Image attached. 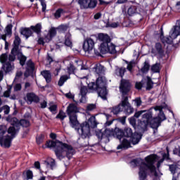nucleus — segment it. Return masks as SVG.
Returning a JSON list of instances; mask_svg holds the SVG:
<instances>
[{
  "label": "nucleus",
  "mask_w": 180,
  "mask_h": 180,
  "mask_svg": "<svg viewBox=\"0 0 180 180\" xmlns=\"http://www.w3.org/2000/svg\"><path fill=\"white\" fill-rule=\"evenodd\" d=\"M167 153L163 154V158L160 160L157 155H150L145 158V162L141 158L134 159L131 161L130 165L132 168L139 166V180H146L148 172H151L155 176H157V172L155 171V166H154V164L158 161L157 167L158 168H160V165L164 162V160H169V154L168 153V148H167Z\"/></svg>",
  "instance_id": "f257e3e1"
},
{
  "label": "nucleus",
  "mask_w": 180,
  "mask_h": 180,
  "mask_svg": "<svg viewBox=\"0 0 180 180\" xmlns=\"http://www.w3.org/2000/svg\"><path fill=\"white\" fill-rule=\"evenodd\" d=\"M78 107L75 104L71 103L67 108V113L69 116L70 126L78 131L82 139H86L91 136V127L88 122H84L79 124L77 119V114L78 113Z\"/></svg>",
  "instance_id": "f03ea898"
},
{
  "label": "nucleus",
  "mask_w": 180,
  "mask_h": 180,
  "mask_svg": "<svg viewBox=\"0 0 180 180\" xmlns=\"http://www.w3.org/2000/svg\"><path fill=\"white\" fill-rule=\"evenodd\" d=\"M48 148H54V152L58 160H64L66 158L70 160L72 158V155L75 154V150L72 146L63 143L60 141H49L46 144Z\"/></svg>",
  "instance_id": "7ed1b4c3"
},
{
  "label": "nucleus",
  "mask_w": 180,
  "mask_h": 180,
  "mask_svg": "<svg viewBox=\"0 0 180 180\" xmlns=\"http://www.w3.org/2000/svg\"><path fill=\"white\" fill-rule=\"evenodd\" d=\"M89 89L94 92L97 91L98 96H101L103 101H106L108 96V90H106V79L105 77H100L95 82H91L88 84Z\"/></svg>",
  "instance_id": "20e7f679"
},
{
  "label": "nucleus",
  "mask_w": 180,
  "mask_h": 180,
  "mask_svg": "<svg viewBox=\"0 0 180 180\" xmlns=\"http://www.w3.org/2000/svg\"><path fill=\"white\" fill-rule=\"evenodd\" d=\"M19 131V124H14L8 130V135L0 139V145L4 148H9L12 144V139H15L16 134Z\"/></svg>",
  "instance_id": "39448f33"
},
{
  "label": "nucleus",
  "mask_w": 180,
  "mask_h": 180,
  "mask_svg": "<svg viewBox=\"0 0 180 180\" xmlns=\"http://www.w3.org/2000/svg\"><path fill=\"white\" fill-rule=\"evenodd\" d=\"M180 34V20H177L176 26H174L169 32V37H163L162 42L164 44H172L174 40Z\"/></svg>",
  "instance_id": "423d86ee"
},
{
  "label": "nucleus",
  "mask_w": 180,
  "mask_h": 180,
  "mask_svg": "<svg viewBox=\"0 0 180 180\" xmlns=\"http://www.w3.org/2000/svg\"><path fill=\"white\" fill-rule=\"evenodd\" d=\"M115 136L118 140L120 141V144L117 146V150H127V148H130L131 146L130 145V142L127 139L124 137V131L122 129H118L115 132Z\"/></svg>",
  "instance_id": "0eeeda50"
},
{
  "label": "nucleus",
  "mask_w": 180,
  "mask_h": 180,
  "mask_svg": "<svg viewBox=\"0 0 180 180\" xmlns=\"http://www.w3.org/2000/svg\"><path fill=\"white\" fill-rule=\"evenodd\" d=\"M10 61L8 53H3L0 56V63L3 64L2 68L5 72H11L13 70V65Z\"/></svg>",
  "instance_id": "6e6552de"
},
{
  "label": "nucleus",
  "mask_w": 180,
  "mask_h": 180,
  "mask_svg": "<svg viewBox=\"0 0 180 180\" xmlns=\"http://www.w3.org/2000/svg\"><path fill=\"white\" fill-rule=\"evenodd\" d=\"M96 44V37H91L84 39L83 43V50L85 53L90 54L91 51L95 48Z\"/></svg>",
  "instance_id": "1a4fd4ad"
},
{
  "label": "nucleus",
  "mask_w": 180,
  "mask_h": 180,
  "mask_svg": "<svg viewBox=\"0 0 180 180\" xmlns=\"http://www.w3.org/2000/svg\"><path fill=\"white\" fill-rule=\"evenodd\" d=\"M57 34V30L54 27L51 28L49 32L45 34L44 39L39 38L38 40L39 44H44V43H49L51 41L53 37H54Z\"/></svg>",
  "instance_id": "9d476101"
},
{
  "label": "nucleus",
  "mask_w": 180,
  "mask_h": 180,
  "mask_svg": "<svg viewBox=\"0 0 180 180\" xmlns=\"http://www.w3.org/2000/svg\"><path fill=\"white\" fill-rule=\"evenodd\" d=\"M153 85H154V83H153L151 79L148 77L146 79H142L141 82H136L135 86L136 89H141L142 88H146V89L150 91V89L153 88Z\"/></svg>",
  "instance_id": "9b49d317"
},
{
  "label": "nucleus",
  "mask_w": 180,
  "mask_h": 180,
  "mask_svg": "<svg viewBox=\"0 0 180 180\" xmlns=\"http://www.w3.org/2000/svg\"><path fill=\"white\" fill-rule=\"evenodd\" d=\"M81 9H94L96 7V0H78Z\"/></svg>",
  "instance_id": "f8f14e48"
},
{
  "label": "nucleus",
  "mask_w": 180,
  "mask_h": 180,
  "mask_svg": "<svg viewBox=\"0 0 180 180\" xmlns=\"http://www.w3.org/2000/svg\"><path fill=\"white\" fill-rule=\"evenodd\" d=\"M153 117V113L149 111L143 115V120L139 124V128L144 131L147 129V126L150 124V119Z\"/></svg>",
  "instance_id": "ddd939ff"
},
{
  "label": "nucleus",
  "mask_w": 180,
  "mask_h": 180,
  "mask_svg": "<svg viewBox=\"0 0 180 180\" xmlns=\"http://www.w3.org/2000/svg\"><path fill=\"white\" fill-rule=\"evenodd\" d=\"M151 53L152 54H153V56H159V57H164V54H165V49H164L161 43L158 42L152 49Z\"/></svg>",
  "instance_id": "4468645a"
},
{
  "label": "nucleus",
  "mask_w": 180,
  "mask_h": 180,
  "mask_svg": "<svg viewBox=\"0 0 180 180\" xmlns=\"http://www.w3.org/2000/svg\"><path fill=\"white\" fill-rule=\"evenodd\" d=\"M96 40H99V41H101L99 47V50L101 51L102 50V48L108 46V44L110 42V37L107 34L100 33L98 34Z\"/></svg>",
  "instance_id": "2eb2a0df"
},
{
  "label": "nucleus",
  "mask_w": 180,
  "mask_h": 180,
  "mask_svg": "<svg viewBox=\"0 0 180 180\" xmlns=\"http://www.w3.org/2000/svg\"><path fill=\"white\" fill-rule=\"evenodd\" d=\"M20 38L19 37V36L15 35V39L13 41V47L11 50V52L10 53V59L11 60H13L15 58V56H13V54H15V53H17L18 51H20V49H19V46H20Z\"/></svg>",
  "instance_id": "dca6fc26"
},
{
  "label": "nucleus",
  "mask_w": 180,
  "mask_h": 180,
  "mask_svg": "<svg viewBox=\"0 0 180 180\" xmlns=\"http://www.w3.org/2000/svg\"><path fill=\"white\" fill-rule=\"evenodd\" d=\"M101 54H106L110 53V54H115L116 53V46L112 43H108L104 47L100 50Z\"/></svg>",
  "instance_id": "f3484780"
},
{
  "label": "nucleus",
  "mask_w": 180,
  "mask_h": 180,
  "mask_svg": "<svg viewBox=\"0 0 180 180\" xmlns=\"http://www.w3.org/2000/svg\"><path fill=\"white\" fill-rule=\"evenodd\" d=\"M130 88H131V84H130V82L124 79L121 80L120 91V92H122V95H126V94H127V92L130 91Z\"/></svg>",
  "instance_id": "a211bd4d"
},
{
  "label": "nucleus",
  "mask_w": 180,
  "mask_h": 180,
  "mask_svg": "<svg viewBox=\"0 0 180 180\" xmlns=\"http://www.w3.org/2000/svg\"><path fill=\"white\" fill-rule=\"evenodd\" d=\"M122 106H123V112L126 113V115H131L134 112L133 108H131V105H130V103H129V98L124 97V98L122 100Z\"/></svg>",
  "instance_id": "6ab92c4d"
},
{
  "label": "nucleus",
  "mask_w": 180,
  "mask_h": 180,
  "mask_svg": "<svg viewBox=\"0 0 180 180\" xmlns=\"http://www.w3.org/2000/svg\"><path fill=\"white\" fill-rule=\"evenodd\" d=\"M13 56H14V58L11 59V55H9V61H14L16 59L17 56L18 60H20V65H23L25 63H26L27 58L26 56H23V53H22V51H18L17 53H13Z\"/></svg>",
  "instance_id": "aec40b11"
},
{
  "label": "nucleus",
  "mask_w": 180,
  "mask_h": 180,
  "mask_svg": "<svg viewBox=\"0 0 180 180\" xmlns=\"http://www.w3.org/2000/svg\"><path fill=\"white\" fill-rule=\"evenodd\" d=\"M86 94H88V88L85 86H81L80 92L79 94V96L80 98L79 102L80 103H86Z\"/></svg>",
  "instance_id": "412c9836"
},
{
  "label": "nucleus",
  "mask_w": 180,
  "mask_h": 180,
  "mask_svg": "<svg viewBox=\"0 0 180 180\" xmlns=\"http://www.w3.org/2000/svg\"><path fill=\"white\" fill-rule=\"evenodd\" d=\"M113 130L106 129L103 133L101 134V139L105 143H109L110 137H113Z\"/></svg>",
  "instance_id": "4be33fe9"
},
{
  "label": "nucleus",
  "mask_w": 180,
  "mask_h": 180,
  "mask_svg": "<svg viewBox=\"0 0 180 180\" xmlns=\"http://www.w3.org/2000/svg\"><path fill=\"white\" fill-rule=\"evenodd\" d=\"M164 108H165V105H157L155 107L153 108V109L155 110V112H159V114L157 117L158 119H160V120L161 122H162L163 120H165V115L164 114V112H162V109H164Z\"/></svg>",
  "instance_id": "5701e85b"
},
{
  "label": "nucleus",
  "mask_w": 180,
  "mask_h": 180,
  "mask_svg": "<svg viewBox=\"0 0 180 180\" xmlns=\"http://www.w3.org/2000/svg\"><path fill=\"white\" fill-rule=\"evenodd\" d=\"M27 103H29L30 105L32 104V102L37 103L40 101V99L39 98V96H36V94H34V93L27 94Z\"/></svg>",
  "instance_id": "b1692460"
},
{
  "label": "nucleus",
  "mask_w": 180,
  "mask_h": 180,
  "mask_svg": "<svg viewBox=\"0 0 180 180\" xmlns=\"http://www.w3.org/2000/svg\"><path fill=\"white\" fill-rule=\"evenodd\" d=\"M131 141L134 146L139 144L140 140H141V134L139 133H134L131 137Z\"/></svg>",
  "instance_id": "393cba45"
},
{
  "label": "nucleus",
  "mask_w": 180,
  "mask_h": 180,
  "mask_svg": "<svg viewBox=\"0 0 180 180\" xmlns=\"http://www.w3.org/2000/svg\"><path fill=\"white\" fill-rule=\"evenodd\" d=\"M44 164L47 168L53 169L54 167H56V160L53 158H49L44 161Z\"/></svg>",
  "instance_id": "a878e982"
},
{
  "label": "nucleus",
  "mask_w": 180,
  "mask_h": 180,
  "mask_svg": "<svg viewBox=\"0 0 180 180\" xmlns=\"http://www.w3.org/2000/svg\"><path fill=\"white\" fill-rule=\"evenodd\" d=\"M41 75L45 78L47 84L51 82V73L49 70H44L41 72Z\"/></svg>",
  "instance_id": "bb28decb"
},
{
  "label": "nucleus",
  "mask_w": 180,
  "mask_h": 180,
  "mask_svg": "<svg viewBox=\"0 0 180 180\" xmlns=\"http://www.w3.org/2000/svg\"><path fill=\"white\" fill-rule=\"evenodd\" d=\"M160 123H161V121L160 120V118H158V117L153 118V120L150 118L149 124H150L151 127H153V128L159 127Z\"/></svg>",
  "instance_id": "cd10ccee"
},
{
  "label": "nucleus",
  "mask_w": 180,
  "mask_h": 180,
  "mask_svg": "<svg viewBox=\"0 0 180 180\" xmlns=\"http://www.w3.org/2000/svg\"><path fill=\"white\" fill-rule=\"evenodd\" d=\"M94 70L95 71L96 74L101 75V74H103V72H105V68L101 64H97L94 68Z\"/></svg>",
  "instance_id": "c85d7f7f"
},
{
  "label": "nucleus",
  "mask_w": 180,
  "mask_h": 180,
  "mask_svg": "<svg viewBox=\"0 0 180 180\" xmlns=\"http://www.w3.org/2000/svg\"><path fill=\"white\" fill-rule=\"evenodd\" d=\"M32 33L33 32H32V30L29 28H24L21 30V34H22V36H25L26 39H29V37L32 36Z\"/></svg>",
  "instance_id": "c756f323"
},
{
  "label": "nucleus",
  "mask_w": 180,
  "mask_h": 180,
  "mask_svg": "<svg viewBox=\"0 0 180 180\" xmlns=\"http://www.w3.org/2000/svg\"><path fill=\"white\" fill-rule=\"evenodd\" d=\"M112 112L114 115H117L120 112H123V101H122L117 107H114Z\"/></svg>",
  "instance_id": "7c9ffc66"
},
{
  "label": "nucleus",
  "mask_w": 180,
  "mask_h": 180,
  "mask_svg": "<svg viewBox=\"0 0 180 180\" xmlns=\"http://www.w3.org/2000/svg\"><path fill=\"white\" fill-rule=\"evenodd\" d=\"M65 45H66L67 47H72V41H71L70 34H68L65 35Z\"/></svg>",
  "instance_id": "2f4dec72"
},
{
  "label": "nucleus",
  "mask_w": 180,
  "mask_h": 180,
  "mask_svg": "<svg viewBox=\"0 0 180 180\" xmlns=\"http://www.w3.org/2000/svg\"><path fill=\"white\" fill-rule=\"evenodd\" d=\"M32 30L37 33V34H40L41 32V24L38 23L35 26H31Z\"/></svg>",
  "instance_id": "473e14b6"
},
{
  "label": "nucleus",
  "mask_w": 180,
  "mask_h": 180,
  "mask_svg": "<svg viewBox=\"0 0 180 180\" xmlns=\"http://www.w3.org/2000/svg\"><path fill=\"white\" fill-rule=\"evenodd\" d=\"M133 130L130 127H126L124 129V137H131L133 136Z\"/></svg>",
  "instance_id": "72a5a7b5"
},
{
  "label": "nucleus",
  "mask_w": 180,
  "mask_h": 180,
  "mask_svg": "<svg viewBox=\"0 0 180 180\" xmlns=\"http://www.w3.org/2000/svg\"><path fill=\"white\" fill-rule=\"evenodd\" d=\"M6 38V36H12V25L9 24L6 27L5 34H3Z\"/></svg>",
  "instance_id": "f704fd0d"
},
{
  "label": "nucleus",
  "mask_w": 180,
  "mask_h": 180,
  "mask_svg": "<svg viewBox=\"0 0 180 180\" xmlns=\"http://www.w3.org/2000/svg\"><path fill=\"white\" fill-rule=\"evenodd\" d=\"M4 112V115H9L11 112V108L8 105H4L3 107L0 108V113Z\"/></svg>",
  "instance_id": "c9c22d12"
},
{
  "label": "nucleus",
  "mask_w": 180,
  "mask_h": 180,
  "mask_svg": "<svg viewBox=\"0 0 180 180\" xmlns=\"http://www.w3.org/2000/svg\"><path fill=\"white\" fill-rule=\"evenodd\" d=\"M34 70V63L32 60H28L27 62V72L33 71Z\"/></svg>",
  "instance_id": "e433bc0d"
},
{
  "label": "nucleus",
  "mask_w": 180,
  "mask_h": 180,
  "mask_svg": "<svg viewBox=\"0 0 180 180\" xmlns=\"http://www.w3.org/2000/svg\"><path fill=\"white\" fill-rule=\"evenodd\" d=\"M67 79H68V76L67 75H63L62 76L58 82V85L59 86H63L64 85V82H65V81H67Z\"/></svg>",
  "instance_id": "4c0bfd02"
},
{
  "label": "nucleus",
  "mask_w": 180,
  "mask_h": 180,
  "mask_svg": "<svg viewBox=\"0 0 180 180\" xmlns=\"http://www.w3.org/2000/svg\"><path fill=\"white\" fill-rule=\"evenodd\" d=\"M160 63H156L151 67V70L153 72H160Z\"/></svg>",
  "instance_id": "58836bf2"
},
{
  "label": "nucleus",
  "mask_w": 180,
  "mask_h": 180,
  "mask_svg": "<svg viewBox=\"0 0 180 180\" xmlns=\"http://www.w3.org/2000/svg\"><path fill=\"white\" fill-rule=\"evenodd\" d=\"M65 117H67V115L63 110H60L56 116V119H60V120H64Z\"/></svg>",
  "instance_id": "ea45409f"
},
{
  "label": "nucleus",
  "mask_w": 180,
  "mask_h": 180,
  "mask_svg": "<svg viewBox=\"0 0 180 180\" xmlns=\"http://www.w3.org/2000/svg\"><path fill=\"white\" fill-rule=\"evenodd\" d=\"M148 70H150V65L147 62H145L143 67L141 69V72L146 74V72H148Z\"/></svg>",
  "instance_id": "a19ab883"
},
{
  "label": "nucleus",
  "mask_w": 180,
  "mask_h": 180,
  "mask_svg": "<svg viewBox=\"0 0 180 180\" xmlns=\"http://www.w3.org/2000/svg\"><path fill=\"white\" fill-rule=\"evenodd\" d=\"M175 4L174 9L177 12H180V0H169Z\"/></svg>",
  "instance_id": "79ce46f5"
},
{
  "label": "nucleus",
  "mask_w": 180,
  "mask_h": 180,
  "mask_svg": "<svg viewBox=\"0 0 180 180\" xmlns=\"http://www.w3.org/2000/svg\"><path fill=\"white\" fill-rule=\"evenodd\" d=\"M20 126H22V127H29L30 126V122L26 120H21L20 121Z\"/></svg>",
  "instance_id": "37998d69"
},
{
  "label": "nucleus",
  "mask_w": 180,
  "mask_h": 180,
  "mask_svg": "<svg viewBox=\"0 0 180 180\" xmlns=\"http://www.w3.org/2000/svg\"><path fill=\"white\" fill-rule=\"evenodd\" d=\"M6 132V127L1 126L0 127V139H2L4 137V134Z\"/></svg>",
  "instance_id": "c03bdc74"
},
{
  "label": "nucleus",
  "mask_w": 180,
  "mask_h": 180,
  "mask_svg": "<svg viewBox=\"0 0 180 180\" xmlns=\"http://www.w3.org/2000/svg\"><path fill=\"white\" fill-rule=\"evenodd\" d=\"M63 12H64L63 9L59 8L58 10H57L55 13V18L58 19V18L61 16V13H63Z\"/></svg>",
  "instance_id": "a18cd8bd"
},
{
  "label": "nucleus",
  "mask_w": 180,
  "mask_h": 180,
  "mask_svg": "<svg viewBox=\"0 0 180 180\" xmlns=\"http://www.w3.org/2000/svg\"><path fill=\"white\" fill-rule=\"evenodd\" d=\"M44 140V135H40L37 137V144H41L43 141Z\"/></svg>",
  "instance_id": "49530a36"
},
{
  "label": "nucleus",
  "mask_w": 180,
  "mask_h": 180,
  "mask_svg": "<svg viewBox=\"0 0 180 180\" xmlns=\"http://www.w3.org/2000/svg\"><path fill=\"white\" fill-rule=\"evenodd\" d=\"M96 108V105L95 104H88L86 107V110L91 112V110H94V109Z\"/></svg>",
  "instance_id": "de8ad7c7"
},
{
  "label": "nucleus",
  "mask_w": 180,
  "mask_h": 180,
  "mask_svg": "<svg viewBox=\"0 0 180 180\" xmlns=\"http://www.w3.org/2000/svg\"><path fill=\"white\" fill-rule=\"evenodd\" d=\"M27 179H33V172L27 170L26 172Z\"/></svg>",
  "instance_id": "09e8293b"
},
{
  "label": "nucleus",
  "mask_w": 180,
  "mask_h": 180,
  "mask_svg": "<svg viewBox=\"0 0 180 180\" xmlns=\"http://www.w3.org/2000/svg\"><path fill=\"white\" fill-rule=\"evenodd\" d=\"M75 70V68L74 67V65L70 64L69 66L68 67V71L69 74H72Z\"/></svg>",
  "instance_id": "8fccbe9b"
},
{
  "label": "nucleus",
  "mask_w": 180,
  "mask_h": 180,
  "mask_svg": "<svg viewBox=\"0 0 180 180\" xmlns=\"http://www.w3.org/2000/svg\"><path fill=\"white\" fill-rule=\"evenodd\" d=\"M11 89H12V87H9L4 94V98H9L11 95Z\"/></svg>",
  "instance_id": "3c124183"
},
{
  "label": "nucleus",
  "mask_w": 180,
  "mask_h": 180,
  "mask_svg": "<svg viewBox=\"0 0 180 180\" xmlns=\"http://www.w3.org/2000/svg\"><path fill=\"white\" fill-rule=\"evenodd\" d=\"M49 110L52 113H56V110H57V105H52L49 107Z\"/></svg>",
  "instance_id": "603ef678"
},
{
  "label": "nucleus",
  "mask_w": 180,
  "mask_h": 180,
  "mask_svg": "<svg viewBox=\"0 0 180 180\" xmlns=\"http://www.w3.org/2000/svg\"><path fill=\"white\" fill-rule=\"evenodd\" d=\"M2 40L5 41V49L8 50V48L9 47V43L6 41V38L5 37V35L1 36Z\"/></svg>",
  "instance_id": "864d4df0"
},
{
  "label": "nucleus",
  "mask_w": 180,
  "mask_h": 180,
  "mask_svg": "<svg viewBox=\"0 0 180 180\" xmlns=\"http://www.w3.org/2000/svg\"><path fill=\"white\" fill-rule=\"evenodd\" d=\"M41 5L42 6V12H46V8H47V5L46 4V1L44 0L41 1Z\"/></svg>",
  "instance_id": "5fc2aeb1"
},
{
  "label": "nucleus",
  "mask_w": 180,
  "mask_h": 180,
  "mask_svg": "<svg viewBox=\"0 0 180 180\" xmlns=\"http://www.w3.org/2000/svg\"><path fill=\"white\" fill-rule=\"evenodd\" d=\"M124 72H126V68H122L119 69L120 77H123V75H124Z\"/></svg>",
  "instance_id": "6e6d98bb"
},
{
  "label": "nucleus",
  "mask_w": 180,
  "mask_h": 180,
  "mask_svg": "<svg viewBox=\"0 0 180 180\" xmlns=\"http://www.w3.org/2000/svg\"><path fill=\"white\" fill-rule=\"evenodd\" d=\"M60 32H65L66 30H68V27L67 25H60L58 27Z\"/></svg>",
  "instance_id": "4d7b16f0"
},
{
  "label": "nucleus",
  "mask_w": 180,
  "mask_h": 180,
  "mask_svg": "<svg viewBox=\"0 0 180 180\" xmlns=\"http://www.w3.org/2000/svg\"><path fill=\"white\" fill-rule=\"evenodd\" d=\"M65 96L68 98V99H74L75 96L71 92L67 93L65 94Z\"/></svg>",
  "instance_id": "13d9d810"
},
{
  "label": "nucleus",
  "mask_w": 180,
  "mask_h": 180,
  "mask_svg": "<svg viewBox=\"0 0 180 180\" xmlns=\"http://www.w3.org/2000/svg\"><path fill=\"white\" fill-rule=\"evenodd\" d=\"M135 12H136V11H135L134 10V8H131V7H130V8L128 9V15H129V16H131V15H134Z\"/></svg>",
  "instance_id": "bf43d9fd"
},
{
  "label": "nucleus",
  "mask_w": 180,
  "mask_h": 180,
  "mask_svg": "<svg viewBox=\"0 0 180 180\" xmlns=\"http://www.w3.org/2000/svg\"><path fill=\"white\" fill-rule=\"evenodd\" d=\"M144 112H146V111L145 110H141V111H139V112H136L134 114V117H136V119H138V117H140V116H141V114L144 113Z\"/></svg>",
  "instance_id": "052dcab7"
},
{
  "label": "nucleus",
  "mask_w": 180,
  "mask_h": 180,
  "mask_svg": "<svg viewBox=\"0 0 180 180\" xmlns=\"http://www.w3.org/2000/svg\"><path fill=\"white\" fill-rule=\"evenodd\" d=\"M169 169H170V172H172V174H175V171L176 169V168L175 167V166L174 165H169Z\"/></svg>",
  "instance_id": "680f3d73"
},
{
  "label": "nucleus",
  "mask_w": 180,
  "mask_h": 180,
  "mask_svg": "<svg viewBox=\"0 0 180 180\" xmlns=\"http://www.w3.org/2000/svg\"><path fill=\"white\" fill-rule=\"evenodd\" d=\"M134 102L136 105V106H140L141 105V98H136L135 100H134Z\"/></svg>",
  "instance_id": "e2e57ef3"
},
{
  "label": "nucleus",
  "mask_w": 180,
  "mask_h": 180,
  "mask_svg": "<svg viewBox=\"0 0 180 180\" xmlns=\"http://www.w3.org/2000/svg\"><path fill=\"white\" fill-rule=\"evenodd\" d=\"M101 17H102V14L101 13H97L94 15V19L96 20H98V19H101Z\"/></svg>",
  "instance_id": "0e129e2a"
},
{
  "label": "nucleus",
  "mask_w": 180,
  "mask_h": 180,
  "mask_svg": "<svg viewBox=\"0 0 180 180\" xmlns=\"http://www.w3.org/2000/svg\"><path fill=\"white\" fill-rule=\"evenodd\" d=\"M20 89H22V85L20 84H17L14 87L15 91H20Z\"/></svg>",
  "instance_id": "69168bd1"
},
{
  "label": "nucleus",
  "mask_w": 180,
  "mask_h": 180,
  "mask_svg": "<svg viewBox=\"0 0 180 180\" xmlns=\"http://www.w3.org/2000/svg\"><path fill=\"white\" fill-rule=\"evenodd\" d=\"M47 107V101H44L43 102L41 103V108H42V109H44Z\"/></svg>",
  "instance_id": "338daca9"
},
{
  "label": "nucleus",
  "mask_w": 180,
  "mask_h": 180,
  "mask_svg": "<svg viewBox=\"0 0 180 180\" xmlns=\"http://www.w3.org/2000/svg\"><path fill=\"white\" fill-rule=\"evenodd\" d=\"M34 167L37 168V169H40V162H34Z\"/></svg>",
  "instance_id": "774afa93"
}]
</instances>
